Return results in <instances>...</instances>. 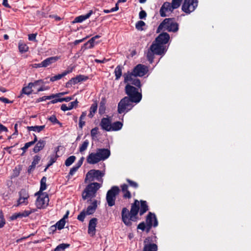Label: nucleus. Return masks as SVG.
Masks as SVG:
<instances>
[{
	"label": "nucleus",
	"instance_id": "1",
	"mask_svg": "<svg viewBox=\"0 0 251 251\" xmlns=\"http://www.w3.org/2000/svg\"><path fill=\"white\" fill-rule=\"evenodd\" d=\"M125 90L127 96L123 98L118 103V112L119 114L130 110L133 106L132 103H139L142 98V94L138 92V89L130 84L126 85Z\"/></svg>",
	"mask_w": 251,
	"mask_h": 251
},
{
	"label": "nucleus",
	"instance_id": "2",
	"mask_svg": "<svg viewBox=\"0 0 251 251\" xmlns=\"http://www.w3.org/2000/svg\"><path fill=\"white\" fill-rule=\"evenodd\" d=\"M167 50L163 45H160L153 41L150 46L147 54L148 61L152 63L154 59V55H162L165 54Z\"/></svg>",
	"mask_w": 251,
	"mask_h": 251
},
{
	"label": "nucleus",
	"instance_id": "3",
	"mask_svg": "<svg viewBox=\"0 0 251 251\" xmlns=\"http://www.w3.org/2000/svg\"><path fill=\"white\" fill-rule=\"evenodd\" d=\"M162 29L169 32H176L178 30V24L174 18H166L159 25L157 32H159Z\"/></svg>",
	"mask_w": 251,
	"mask_h": 251
},
{
	"label": "nucleus",
	"instance_id": "4",
	"mask_svg": "<svg viewBox=\"0 0 251 251\" xmlns=\"http://www.w3.org/2000/svg\"><path fill=\"white\" fill-rule=\"evenodd\" d=\"M121 216L123 222L128 227L132 226V222H137L139 220L138 214H129V210L126 207H124L122 209Z\"/></svg>",
	"mask_w": 251,
	"mask_h": 251
},
{
	"label": "nucleus",
	"instance_id": "5",
	"mask_svg": "<svg viewBox=\"0 0 251 251\" xmlns=\"http://www.w3.org/2000/svg\"><path fill=\"white\" fill-rule=\"evenodd\" d=\"M149 71L148 67L143 64H139L135 66L131 72L127 71L129 76H126V81L129 78L130 79L131 75H133L134 77L138 76L142 77L146 75Z\"/></svg>",
	"mask_w": 251,
	"mask_h": 251
},
{
	"label": "nucleus",
	"instance_id": "6",
	"mask_svg": "<svg viewBox=\"0 0 251 251\" xmlns=\"http://www.w3.org/2000/svg\"><path fill=\"white\" fill-rule=\"evenodd\" d=\"M100 185L97 182H93L88 185L82 194V199L86 200L89 197L93 198L95 195L97 191L100 188Z\"/></svg>",
	"mask_w": 251,
	"mask_h": 251
},
{
	"label": "nucleus",
	"instance_id": "7",
	"mask_svg": "<svg viewBox=\"0 0 251 251\" xmlns=\"http://www.w3.org/2000/svg\"><path fill=\"white\" fill-rule=\"evenodd\" d=\"M120 190L117 186H114L109 190L106 194V200L109 206H112L115 204L116 196L119 195Z\"/></svg>",
	"mask_w": 251,
	"mask_h": 251
},
{
	"label": "nucleus",
	"instance_id": "8",
	"mask_svg": "<svg viewBox=\"0 0 251 251\" xmlns=\"http://www.w3.org/2000/svg\"><path fill=\"white\" fill-rule=\"evenodd\" d=\"M198 0H184L182 5V10L186 14L193 12L197 7Z\"/></svg>",
	"mask_w": 251,
	"mask_h": 251
},
{
	"label": "nucleus",
	"instance_id": "9",
	"mask_svg": "<svg viewBox=\"0 0 251 251\" xmlns=\"http://www.w3.org/2000/svg\"><path fill=\"white\" fill-rule=\"evenodd\" d=\"M123 76L124 77V82L125 83H128L129 82H130L129 84L130 85H131L132 86L134 85L135 87H137L138 88H141V87L142 86V84H141V81L139 79L137 78H134L133 75H131L130 79H129L128 78V80L126 81V76H127V77L129 76L128 73H125L124 74Z\"/></svg>",
	"mask_w": 251,
	"mask_h": 251
},
{
	"label": "nucleus",
	"instance_id": "10",
	"mask_svg": "<svg viewBox=\"0 0 251 251\" xmlns=\"http://www.w3.org/2000/svg\"><path fill=\"white\" fill-rule=\"evenodd\" d=\"M146 224L152 225L153 227H156L158 223L154 213L151 212H149L146 218Z\"/></svg>",
	"mask_w": 251,
	"mask_h": 251
},
{
	"label": "nucleus",
	"instance_id": "11",
	"mask_svg": "<svg viewBox=\"0 0 251 251\" xmlns=\"http://www.w3.org/2000/svg\"><path fill=\"white\" fill-rule=\"evenodd\" d=\"M170 39V35L166 32H163L160 34L155 39L154 41L160 45L166 44Z\"/></svg>",
	"mask_w": 251,
	"mask_h": 251
},
{
	"label": "nucleus",
	"instance_id": "12",
	"mask_svg": "<svg viewBox=\"0 0 251 251\" xmlns=\"http://www.w3.org/2000/svg\"><path fill=\"white\" fill-rule=\"evenodd\" d=\"M49 201V199L48 194H46L43 197H38L36 201V205L38 209H41L45 207L44 205L46 204V206L48 205V202Z\"/></svg>",
	"mask_w": 251,
	"mask_h": 251
},
{
	"label": "nucleus",
	"instance_id": "13",
	"mask_svg": "<svg viewBox=\"0 0 251 251\" xmlns=\"http://www.w3.org/2000/svg\"><path fill=\"white\" fill-rule=\"evenodd\" d=\"M98 223L96 218H92L89 222L88 233L91 236H94L96 234V227Z\"/></svg>",
	"mask_w": 251,
	"mask_h": 251
},
{
	"label": "nucleus",
	"instance_id": "14",
	"mask_svg": "<svg viewBox=\"0 0 251 251\" xmlns=\"http://www.w3.org/2000/svg\"><path fill=\"white\" fill-rule=\"evenodd\" d=\"M96 151L100 161L106 160L111 154L110 151L108 149H98Z\"/></svg>",
	"mask_w": 251,
	"mask_h": 251
},
{
	"label": "nucleus",
	"instance_id": "15",
	"mask_svg": "<svg viewBox=\"0 0 251 251\" xmlns=\"http://www.w3.org/2000/svg\"><path fill=\"white\" fill-rule=\"evenodd\" d=\"M175 8L172 7V3H170L169 2H165L162 5L160 9V16L162 17H165L167 16V15L165 13L166 11H171L172 12Z\"/></svg>",
	"mask_w": 251,
	"mask_h": 251
},
{
	"label": "nucleus",
	"instance_id": "16",
	"mask_svg": "<svg viewBox=\"0 0 251 251\" xmlns=\"http://www.w3.org/2000/svg\"><path fill=\"white\" fill-rule=\"evenodd\" d=\"M100 126L103 130L106 131H111V120L110 118H103L101 119Z\"/></svg>",
	"mask_w": 251,
	"mask_h": 251
},
{
	"label": "nucleus",
	"instance_id": "17",
	"mask_svg": "<svg viewBox=\"0 0 251 251\" xmlns=\"http://www.w3.org/2000/svg\"><path fill=\"white\" fill-rule=\"evenodd\" d=\"M150 240V237H147L145 239L144 243L145 245L143 251H157V246L156 244L154 243L146 244V243L149 242Z\"/></svg>",
	"mask_w": 251,
	"mask_h": 251
},
{
	"label": "nucleus",
	"instance_id": "18",
	"mask_svg": "<svg viewBox=\"0 0 251 251\" xmlns=\"http://www.w3.org/2000/svg\"><path fill=\"white\" fill-rule=\"evenodd\" d=\"M87 161L89 164H94L100 162V160L96 152L90 153L87 158Z\"/></svg>",
	"mask_w": 251,
	"mask_h": 251
},
{
	"label": "nucleus",
	"instance_id": "19",
	"mask_svg": "<svg viewBox=\"0 0 251 251\" xmlns=\"http://www.w3.org/2000/svg\"><path fill=\"white\" fill-rule=\"evenodd\" d=\"M59 58L60 57L57 56L47 58L42 61V66H43V67H47L50 65L56 62Z\"/></svg>",
	"mask_w": 251,
	"mask_h": 251
},
{
	"label": "nucleus",
	"instance_id": "20",
	"mask_svg": "<svg viewBox=\"0 0 251 251\" xmlns=\"http://www.w3.org/2000/svg\"><path fill=\"white\" fill-rule=\"evenodd\" d=\"M19 195H20V197H19L18 200L17 201V204L15 205L16 206H18L20 204L25 203V200H27V198H28V196L26 193L25 190H22L19 192Z\"/></svg>",
	"mask_w": 251,
	"mask_h": 251
},
{
	"label": "nucleus",
	"instance_id": "21",
	"mask_svg": "<svg viewBox=\"0 0 251 251\" xmlns=\"http://www.w3.org/2000/svg\"><path fill=\"white\" fill-rule=\"evenodd\" d=\"M73 70V68H71L70 70H66L61 74H58L53 76H51L50 77V81L51 82H54L55 81L59 80L64 76H66L67 75L72 73Z\"/></svg>",
	"mask_w": 251,
	"mask_h": 251
},
{
	"label": "nucleus",
	"instance_id": "22",
	"mask_svg": "<svg viewBox=\"0 0 251 251\" xmlns=\"http://www.w3.org/2000/svg\"><path fill=\"white\" fill-rule=\"evenodd\" d=\"M37 143L34 146L33 151L35 153H37L45 147L46 142L45 140L40 139L39 141L37 140Z\"/></svg>",
	"mask_w": 251,
	"mask_h": 251
},
{
	"label": "nucleus",
	"instance_id": "23",
	"mask_svg": "<svg viewBox=\"0 0 251 251\" xmlns=\"http://www.w3.org/2000/svg\"><path fill=\"white\" fill-rule=\"evenodd\" d=\"M139 201L137 200H135L131 204L130 210L129 211V214H138L140 211Z\"/></svg>",
	"mask_w": 251,
	"mask_h": 251
},
{
	"label": "nucleus",
	"instance_id": "24",
	"mask_svg": "<svg viewBox=\"0 0 251 251\" xmlns=\"http://www.w3.org/2000/svg\"><path fill=\"white\" fill-rule=\"evenodd\" d=\"M93 13L92 10H90L89 12L86 15H82L75 18L73 23H81L84 20L88 19Z\"/></svg>",
	"mask_w": 251,
	"mask_h": 251
},
{
	"label": "nucleus",
	"instance_id": "25",
	"mask_svg": "<svg viewBox=\"0 0 251 251\" xmlns=\"http://www.w3.org/2000/svg\"><path fill=\"white\" fill-rule=\"evenodd\" d=\"M97 208V201L94 200L92 203V205H89L87 208V210L85 211L87 215H92L95 212Z\"/></svg>",
	"mask_w": 251,
	"mask_h": 251
},
{
	"label": "nucleus",
	"instance_id": "26",
	"mask_svg": "<svg viewBox=\"0 0 251 251\" xmlns=\"http://www.w3.org/2000/svg\"><path fill=\"white\" fill-rule=\"evenodd\" d=\"M41 160V157L39 155H36L34 156L31 164L29 166L28 169V173L33 171Z\"/></svg>",
	"mask_w": 251,
	"mask_h": 251
},
{
	"label": "nucleus",
	"instance_id": "27",
	"mask_svg": "<svg viewBox=\"0 0 251 251\" xmlns=\"http://www.w3.org/2000/svg\"><path fill=\"white\" fill-rule=\"evenodd\" d=\"M32 84L28 83V85L25 87H24L21 91V93L20 95L19 96V98H22L23 97V95H29L32 93L33 90L32 89Z\"/></svg>",
	"mask_w": 251,
	"mask_h": 251
},
{
	"label": "nucleus",
	"instance_id": "28",
	"mask_svg": "<svg viewBox=\"0 0 251 251\" xmlns=\"http://www.w3.org/2000/svg\"><path fill=\"white\" fill-rule=\"evenodd\" d=\"M29 216V213H27L26 210L22 212L15 213L11 216L10 217V219L11 221H14L18 218H22L23 217H26Z\"/></svg>",
	"mask_w": 251,
	"mask_h": 251
},
{
	"label": "nucleus",
	"instance_id": "29",
	"mask_svg": "<svg viewBox=\"0 0 251 251\" xmlns=\"http://www.w3.org/2000/svg\"><path fill=\"white\" fill-rule=\"evenodd\" d=\"M140 203V207L139 214L140 216H142L147 211L149 210V206L147 204V202L146 201L141 200L139 201Z\"/></svg>",
	"mask_w": 251,
	"mask_h": 251
},
{
	"label": "nucleus",
	"instance_id": "30",
	"mask_svg": "<svg viewBox=\"0 0 251 251\" xmlns=\"http://www.w3.org/2000/svg\"><path fill=\"white\" fill-rule=\"evenodd\" d=\"M72 81L74 83V85L77 84L82 81H85L88 79V76L79 75H76L75 77L72 78Z\"/></svg>",
	"mask_w": 251,
	"mask_h": 251
},
{
	"label": "nucleus",
	"instance_id": "31",
	"mask_svg": "<svg viewBox=\"0 0 251 251\" xmlns=\"http://www.w3.org/2000/svg\"><path fill=\"white\" fill-rule=\"evenodd\" d=\"M106 99L105 97H102L100 103V106L99 108V113L100 115L103 114L106 110Z\"/></svg>",
	"mask_w": 251,
	"mask_h": 251
},
{
	"label": "nucleus",
	"instance_id": "32",
	"mask_svg": "<svg viewBox=\"0 0 251 251\" xmlns=\"http://www.w3.org/2000/svg\"><path fill=\"white\" fill-rule=\"evenodd\" d=\"M123 67L120 65H118L115 70H114V74L115 75V80H119L122 75V71H123Z\"/></svg>",
	"mask_w": 251,
	"mask_h": 251
},
{
	"label": "nucleus",
	"instance_id": "33",
	"mask_svg": "<svg viewBox=\"0 0 251 251\" xmlns=\"http://www.w3.org/2000/svg\"><path fill=\"white\" fill-rule=\"evenodd\" d=\"M123 124L119 121L111 123V131H118L120 130L123 127Z\"/></svg>",
	"mask_w": 251,
	"mask_h": 251
},
{
	"label": "nucleus",
	"instance_id": "34",
	"mask_svg": "<svg viewBox=\"0 0 251 251\" xmlns=\"http://www.w3.org/2000/svg\"><path fill=\"white\" fill-rule=\"evenodd\" d=\"M98 108V104L96 101H94L91 105L90 108V113L88 116L90 118H92L94 116V114L96 113Z\"/></svg>",
	"mask_w": 251,
	"mask_h": 251
},
{
	"label": "nucleus",
	"instance_id": "35",
	"mask_svg": "<svg viewBox=\"0 0 251 251\" xmlns=\"http://www.w3.org/2000/svg\"><path fill=\"white\" fill-rule=\"evenodd\" d=\"M45 127V126H27V129L28 131H34L37 132H40L43 130Z\"/></svg>",
	"mask_w": 251,
	"mask_h": 251
},
{
	"label": "nucleus",
	"instance_id": "36",
	"mask_svg": "<svg viewBox=\"0 0 251 251\" xmlns=\"http://www.w3.org/2000/svg\"><path fill=\"white\" fill-rule=\"evenodd\" d=\"M70 246L69 244L62 243L58 245L53 251H64L66 248H69Z\"/></svg>",
	"mask_w": 251,
	"mask_h": 251
},
{
	"label": "nucleus",
	"instance_id": "37",
	"mask_svg": "<svg viewBox=\"0 0 251 251\" xmlns=\"http://www.w3.org/2000/svg\"><path fill=\"white\" fill-rule=\"evenodd\" d=\"M98 175V174H86L85 178V183H90L91 181L95 180V175Z\"/></svg>",
	"mask_w": 251,
	"mask_h": 251
},
{
	"label": "nucleus",
	"instance_id": "38",
	"mask_svg": "<svg viewBox=\"0 0 251 251\" xmlns=\"http://www.w3.org/2000/svg\"><path fill=\"white\" fill-rule=\"evenodd\" d=\"M65 223V220H64V219H61L55 224V225L58 230H61L64 227Z\"/></svg>",
	"mask_w": 251,
	"mask_h": 251
},
{
	"label": "nucleus",
	"instance_id": "39",
	"mask_svg": "<svg viewBox=\"0 0 251 251\" xmlns=\"http://www.w3.org/2000/svg\"><path fill=\"white\" fill-rule=\"evenodd\" d=\"M76 157L74 155L69 157L65 161V164L66 166H70L75 161Z\"/></svg>",
	"mask_w": 251,
	"mask_h": 251
},
{
	"label": "nucleus",
	"instance_id": "40",
	"mask_svg": "<svg viewBox=\"0 0 251 251\" xmlns=\"http://www.w3.org/2000/svg\"><path fill=\"white\" fill-rule=\"evenodd\" d=\"M28 46L24 43H19V50L20 52L23 53L26 52L28 50Z\"/></svg>",
	"mask_w": 251,
	"mask_h": 251
},
{
	"label": "nucleus",
	"instance_id": "41",
	"mask_svg": "<svg viewBox=\"0 0 251 251\" xmlns=\"http://www.w3.org/2000/svg\"><path fill=\"white\" fill-rule=\"evenodd\" d=\"M89 142L88 140H85L83 142L82 145L79 147V151L80 152H82L84 151H85L87 149V148L89 145Z\"/></svg>",
	"mask_w": 251,
	"mask_h": 251
},
{
	"label": "nucleus",
	"instance_id": "42",
	"mask_svg": "<svg viewBox=\"0 0 251 251\" xmlns=\"http://www.w3.org/2000/svg\"><path fill=\"white\" fill-rule=\"evenodd\" d=\"M48 120L51 122L53 124H58L60 126H62V123H60L56 118V116L54 115H51L49 118H48Z\"/></svg>",
	"mask_w": 251,
	"mask_h": 251
},
{
	"label": "nucleus",
	"instance_id": "43",
	"mask_svg": "<svg viewBox=\"0 0 251 251\" xmlns=\"http://www.w3.org/2000/svg\"><path fill=\"white\" fill-rule=\"evenodd\" d=\"M145 25V23L143 21H138L135 25L136 28L138 30H143V26Z\"/></svg>",
	"mask_w": 251,
	"mask_h": 251
},
{
	"label": "nucleus",
	"instance_id": "44",
	"mask_svg": "<svg viewBox=\"0 0 251 251\" xmlns=\"http://www.w3.org/2000/svg\"><path fill=\"white\" fill-rule=\"evenodd\" d=\"M87 213H86L85 210L84 209L77 216V219L79 221L83 222L84 221V219Z\"/></svg>",
	"mask_w": 251,
	"mask_h": 251
},
{
	"label": "nucleus",
	"instance_id": "45",
	"mask_svg": "<svg viewBox=\"0 0 251 251\" xmlns=\"http://www.w3.org/2000/svg\"><path fill=\"white\" fill-rule=\"evenodd\" d=\"M182 0H172V7L176 9L178 8L182 2Z\"/></svg>",
	"mask_w": 251,
	"mask_h": 251
},
{
	"label": "nucleus",
	"instance_id": "46",
	"mask_svg": "<svg viewBox=\"0 0 251 251\" xmlns=\"http://www.w3.org/2000/svg\"><path fill=\"white\" fill-rule=\"evenodd\" d=\"M54 99V96L53 94L50 95V96H43L42 97L39 98L37 99V102H41L44 100H51Z\"/></svg>",
	"mask_w": 251,
	"mask_h": 251
},
{
	"label": "nucleus",
	"instance_id": "47",
	"mask_svg": "<svg viewBox=\"0 0 251 251\" xmlns=\"http://www.w3.org/2000/svg\"><path fill=\"white\" fill-rule=\"evenodd\" d=\"M78 101L76 99L75 101H72L69 103V109L71 110L74 108H76L78 105Z\"/></svg>",
	"mask_w": 251,
	"mask_h": 251
},
{
	"label": "nucleus",
	"instance_id": "48",
	"mask_svg": "<svg viewBox=\"0 0 251 251\" xmlns=\"http://www.w3.org/2000/svg\"><path fill=\"white\" fill-rule=\"evenodd\" d=\"M5 224V220L4 218V216L3 215L2 212L1 210L0 211V228L3 227Z\"/></svg>",
	"mask_w": 251,
	"mask_h": 251
},
{
	"label": "nucleus",
	"instance_id": "49",
	"mask_svg": "<svg viewBox=\"0 0 251 251\" xmlns=\"http://www.w3.org/2000/svg\"><path fill=\"white\" fill-rule=\"evenodd\" d=\"M33 135L34 136V140L32 141L26 143L25 144V145L28 148H29L30 147H31V146L33 145L37 141V137L36 135L35 134H33Z\"/></svg>",
	"mask_w": 251,
	"mask_h": 251
},
{
	"label": "nucleus",
	"instance_id": "50",
	"mask_svg": "<svg viewBox=\"0 0 251 251\" xmlns=\"http://www.w3.org/2000/svg\"><path fill=\"white\" fill-rule=\"evenodd\" d=\"M47 188L44 187L42 189V186H40V190L38 192H36L35 194V196H38V197H43V196H45L46 194H47L46 193H43V191L46 189Z\"/></svg>",
	"mask_w": 251,
	"mask_h": 251
},
{
	"label": "nucleus",
	"instance_id": "51",
	"mask_svg": "<svg viewBox=\"0 0 251 251\" xmlns=\"http://www.w3.org/2000/svg\"><path fill=\"white\" fill-rule=\"evenodd\" d=\"M29 83L32 84V87H35L37 86L40 85L41 84H44V81L42 79H39L35 81L34 82H30Z\"/></svg>",
	"mask_w": 251,
	"mask_h": 251
},
{
	"label": "nucleus",
	"instance_id": "52",
	"mask_svg": "<svg viewBox=\"0 0 251 251\" xmlns=\"http://www.w3.org/2000/svg\"><path fill=\"white\" fill-rule=\"evenodd\" d=\"M126 181L130 186L135 188H137L138 187V185L136 182H134L128 178L126 179Z\"/></svg>",
	"mask_w": 251,
	"mask_h": 251
},
{
	"label": "nucleus",
	"instance_id": "53",
	"mask_svg": "<svg viewBox=\"0 0 251 251\" xmlns=\"http://www.w3.org/2000/svg\"><path fill=\"white\" fill-rule=\"evenodd\" d=\"M56 161V158L54 157L53 156L50 157V160L48 163V165L46 167V168L44 169V171H46L47 169L50 167V165H51L53 163H54Z\"/></svg>",
	"mask_w": 251,
	"mask_h": 251
},
{
	"label": "nucleus",
	"instance_id": "54",
	"mask_svg": "<svg viewBox=\"0 0 251 251\" xmlns=\"http://www.w3.org/2000/svg\"><path fill=\"white\" fill-rule=\"evenodd\" d=\"M46 177L43 176L41 180L40 186H42V189L44 188V187L47 188V185L46 183Z\"/></svg>",
	"mask_w": 251,
	"mask_h": 251
},
{
	"label": "nucleus",
	"instance_id": "55",
	"mask_svg": "<svg viewBox=\"0 0 251 251\" xmlns=\"http://www.w3.org/2000/svg\"><path fill=\"white\" fill-rule=\"evenodd\" d=\"M146 224L144 222H142L140 223L138 226H137V229H141L142 231H144L146 228Z\"/></svg>",
	"mask_w": 251,
	"mask_h": 251
},
{
	"label": "nucleus",
	"instance_id": "56",
	"mask_svg": "<svg viewBox=\"0 0 251 251\" xmlns=\"http://www.w3.org/2000/svg\"><path fill=\"white\" fill-rule=\"evenodd\" d=\"M98 127H96L91 130V135L92 137L96 136V135L98 134Z\"/></svg>",
	"mask_w": 251,
	"mask_h": 251
},
{
	"label": "nucleus",
	"instance_id": "57",
	"mask_svg": "<svg viewBox=\"0 0 251 251\" xmlns=\"http://www.w3.org/2000/svg\"><path fill=\"white\" fill-rule=\"evenodd\" d=\"M139 16L140 19H145V18L147 17V13L146 11L144 10H141L139 12Z\"/></svg>",
	"mask_w": 251,
	"mask_h": 251
},
{
	"label": "nucleus",
	"instance_id": "58",
	"mask_svg": "<svg viewBox=\"0 0 251 251\" xmlns=\"http://www.w3.org/2000/svg\"><path fill=\"white\" fill-rule=\"evenodd\" d=\"M95 175V180L100 181H102V177L104 176L105 174H98Z\"/></svg>",
	"mask_w": 251,
	"mask_h": 251
},
{
	"label": "nucleus",
	"instance_id": "59",
	"mask_svg": "<svg viewBox=\"0 0 251 251\" xmlns=\"http://www.w3.org/2000/svg\"><path fill=\"white\" fill-rule=\"evenodd\" d=\"M89 46H90V43L89 41H87L81 47V50L84 51L86 49H92V48H89Z\"/></svg>",
	"mask_w": 251,
	"mask_h": 251
},
{
	"label": "nucleus",
	"instance_id": "60",
	"mask_svg": "<svg viewBox=\"0 0 251 251\" xmlns=\"http://www.w3.org/2000/svg\"><path fill=\"white\" fill-rule=\"evenodd\" d=\"M0 101L5 103H12L13 102V101H11L8 99L4 97H0Z\"/></svg>",
	"mask_w": 251,
	"mask_h": 251
},
{
	"label": "nucleus",
	"instance_id": "61",
	"mask_svg": "<svg viewBox=\"0 0 251 251\" xmlns=\"http://www.w3.org/2000/svg\"><path fill=\"white\" fill-rule=\"evenodd\" d=\"M61 99V102L63 101H66V102H69L71 100H73L74 98L73 97H67L65 98H62Z\"/></svg>",
	"mask_w": 251,
	"mask_h": 251
},
{
	"label": "nucleus",
	"instance_id": "62",
	"mask_svg": "<svg viewBox=\"0 0 251 251\" xmlns=\"http://www.w3.org/2000/svg\"><path fill=\"white\" fill-rule=\"evenodd\" d=\"M57 228V226H56L55 224L54 225H52L51 226L50 228H49V231H50V233H54L56 230V229Z\"/></svg>",
	"mask_w": 251,
	"mask_h": 251
},
{
	"label": "nucleus",
	"instance_id": "63",
	"mask_svg": "<svg viewBox=\"0 0 251 251\" xmlns=\"http://www.w3.org/2000/svg\"><path fill=\"white\" fill-rule=\"evenodd\" d=\"M37 36V34H30L28 35V40L29 41H35L36 39V37Z\"/></svg>",
	"mask_w": 251,
	"mask_h": 251
},
{
	"label": "nucleus",
	"instance_id": "64",
	"mask_svg": "<svg viewBox=\"0 0 251 251\" xmlns=\"http://www.w3.org/2000/svg\"><path fill=\"white\" fill-rule=\"evenodd\" d=\"M124 192H125L123 196V197L124 198L130 199L131 198V193L128 190L125 191Z\"/></svg>",
	"mask_w": 251,
	"mask_h": 251
}]
</instances>
